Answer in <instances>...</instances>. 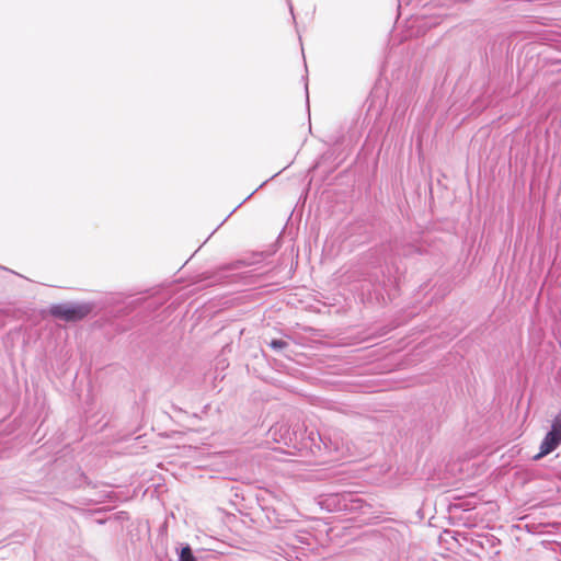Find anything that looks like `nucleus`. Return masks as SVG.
<instances>
[{"label":"nucleus","instance_id":"nucleus-1","mask_svg":"<svg viewBox=\"0 0 561 561\" xmlns=\"http://www.w3.org/2000/svg\"><path fill=\"white\" fill-rule=\"evenodd\" d=\"M270 436L277 443H284L285 445H290L298 450H309L314 454L316 451L321 450L322 445L325 450L330 454L335 453L337 457H343L348 451V446L344 442V438L341 437L337 433H334L333 436H322L319 432L305 431L304 436L300 442L293 443V437L289 432V428L282 424L272 426L268 431ZM297 440V437H295Z\"/></svg>","mask_w":561,"mask_h":561},{"label":"nucleus","instance_id":"nucleus-2","mask_svg":"<svg viewBox=\"0 0 561 561\" xmlns=\"http://www.w3.org/2000/svg\"><path fill=\"white\" fill-rule=\"evenodd\" d=\"M363 500L353 493H333L324 495L320 505L329 512H358L363 508Z\"/></svg>","mask_w":561,"mask_h":561},{"label":"nucleus","instance_id":"nucleus-3","mask_svg":"<svg viewBox=\"0 0 561 561\" xmlns=\"http://www.w3.org/2000/svg\"><path fill=\"white\" fill-rule=\"evenodd\" d=\"M88 304H58L50 307V314L65 321H79L91 312Z\"/></svg>","mask_w":561,"mask_h":561},{"label":"nucleus","instance_id":"nucleus-4","mask_svg":"<svg viewBox=\"0 0 561 561\" xmlns=\"http://www.w3.org/2000/svg\"><path fill=\"white\" fill-rule=\"evenodd\" d=\"M561 444V415H557L551 424L550 431L543 437L540 444V451L533 457L539 460L552 453Z\"/></svg>","mask_w":561,"mask_h":561},{"label":"nucleus","instance_id":"nucleus-5","mask_svg":"<svg viewBox=\"0 0 561 561\" xmlns=\"http://www.w3.org/2000/svg\"><path fill=\"white\" fill-rule=\"evenodd\" d=\"M313 536L306 530H298L296 533H288L286 535V545L293 549H299L304 546H312Z\"/></svg>","mask_w":561,"mask_h":561},{"label":"nucleus","instance_id":"nucleus-6","mask_svg":"<svg viewBox=\"0 0 561 561\" xmlns=\"http://www.w3.org/2000/svg\"><path fill=\"white\" fill-rule=\"evenodd\" d=\"M180 561H197L196 558L193 554V551L188 545L183 547L179 554Z\"/></svg>","mask_w":561,"mask_h":561},{"label":"nucleus","instance_id":"nucleus-7","mask_svg":"<svg viewBox=\"0 0 561 561\" xmlns=\"http://www.w3.org/2000/svg\"><path fill=\"white\" fill-rule=\"evenodd\" d=\"M270 346L276 351V352H280L283 351L284 348H286L288 346V343L284 340H272L270 342Z\"/></svg>","mask_w":561,"mask_h":561}]
</instances>
